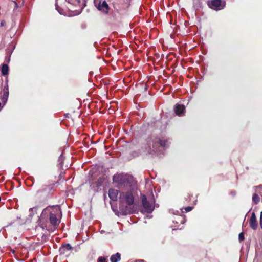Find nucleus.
Listing matches in <instances>:
<instances>
[{"label":"nucleus","mask_w":262,"mask_h":262,"mask_svg":"<svg viewBox=\"0 0 262 262\" xmlns=\"http://www.w3.org/2000/svg\"><path fill=\"white\" fill-rule=\"evenodd\" d=\"M118 187L121 190H127L126 192L120 193L119 208L121 210L126 212L127 206H130L134 202V196L131 191L132 183L128 178L125 177H120L117 181Z\"/></svg>","instance_id":"1"},{"label":"nucleus","mask_w":262,"mask_h":262,"mask_svg":"<svg viewBox=\"0 0 262 262\" xmlns=\"http://www.w3.org/2000/svg\"><path fill=\"white\" fill-rule=\"evenodd\" d=\"M167 142V140L163 138L153 139L151 137H148L145 140L143 148L146 154L154 155L159 150L160 147H166Z\"/></svg>","instance_id":"2"},{"label":"nucleus","mask_w":262,"mask_h":262,"mask_svg":"<svg viewBox=\"0 0 262 262\" xmlns=\"http://www.w3.org/2000/svg\"><path fill=\"white\" fill-rule=\"evenodd\" d=\"M61 209L58 206H48L44 209L41 214V219L49 218L51 224L53 226L58 225L61 216Z\"/></svg>","instance_id":"3"},{"label":"nucleus","mask_w":262,"mask_h":262,"mask_svg":"<svg viewBox=\"0 0 262 262\" xmlns=\"http://www.w3.org/2000/svg\"><path fill=\"white\" fill-rule=\"evenodd\" d=\"M54 190V184H45L43 185L37 191V193L41 198L48 199L52 196Z\"/></svg>","instance_id":"4"},{"label":"nucleus","mask_w":262,"mask_h":262,"mask_svg":"<svg viewBox=\"0 0 262 262\" xmlns=\"http://www.w3.org/2000/svg\"><path fill=\"white\" fill-rule=\"evenodd\" d=\"M130 6L129 0H119L113 4L114 9L118 13H121L127 10Z\"/></svg>","instance_id":"5"},{"label":"nucleus","mask_w":262,"mask_h":262,"mask_svg":"<svg viewBox=\"0 0 262 262\" xmlns=\"http://www.w3.org/2000/svg\"><path fill=\"white\" fill-rule=\"evenodd\" d=\"M94 4L97 9L100 11L105 14H107L108 13L110 7L105 1H99V2L97 3V1L95 0Z\"/></svg>","instance_id":"6"},{"label":"nucleus","mask_w":262,"mask_h":262,"mask_svg":"<svg viewBox=\"0 0 262 262\" xmlns=\"http://www.w3.org/2000/svg\"><path fill=\"white\" fill-rule=\"evenodd\" d=\"M208 5L212 9L220 10L225 6V2L223 0H211L208 2Z\"/></svg>","instance_id":"7"},{"label":"nucleus","mask_w":262,"mask_h":262,"mask_svg":"<svg viewBox=\"0 0 262 262\" xmlns=\"http://www.w3.org/2000/svg\"><path fill=\"white\" fill-rule=\"evenodd\" d=\"M141 198L143 206L145 210V211L147 213L151 212L154 208L152 204L148 201L145 195H142L141 196Z\"/></svg>","instance_id":"8"},{"label":"nucleus","mask_w":262,"mask_h":262,"mask_svg":"<svg viewBox=\"0 0 262 262\" xmlns=\"http://www.w3.org/2000/svg\"><path fill=\"white\" fill-rule=\"evenodd\" d=\"M9 94V88L8 85L7 83L6 85L4 86L3 89L2 94L1 96V99L2 102L4 103V104H5L8 100Z\"/></svg>","instance_id":"9"},{"label":"nucleus","mask_w":262,"mask_h":262,"mask_svg":"<svg viewBox=\"0 0 262 262\" xmlns=\"http://www.w3.org/2000/svg\"><path fill=\"white\" fill-rule=\"evenodd\" d=\"M185 221V217L183 215H177L172 220V222L176 224L174 227L177 228H179L181 224H183Z\"/></svg>","instance_id":"10"},{"label":"nucleus","mask_w":262,"mask_h":262,"mask_svg":"<svg viewBox=\"0 0 262 262\" xmlns=\"http://www.w3.org/2000/svg\"><path fill=\"white\" fill-rule=\"evenodd\" d=\"M185 110V106L184 104L177 103L174 106V112L175 113L179 116H182L184 115Z\"/></svg>","instance_id":"11"},{"label":"nucleus","mask_w":262,"mask_h":262,"mask_svg":"<svg viewBox=\"0 0 262 262\" xmlns=\"http://www.w3.org/2000/svg\"><path fill=\"white\" fill-rule=\"evenodd\" d=\"M250 227L253 230L257 228L258 224L256 217L254 212H252L249 221Z\"/></svg>","instance_id":"12"},{"label":"nucleus","mask_w":262,"mask_h":262,"mask_svg":"<svg viewBox=\"0 0 262 262\" xmlns=\"http://www.w3.org/2000/svg\"><path fill=\"white\" fill-rule=\"evenodd\" d=\"M119 191L114 188H111L108 190V196L113 201H116L117 199Z\"/></svg>","instance_id":"13"},{"label":"nucleus","mask_w":262,"mask_h":262,"mask_svg":"<svg viewBox=\"0 0 262 262\" xmlns=\"http://www.w3.org/2000/svg\"><path fill=\"white\" fill-rule=\"evenodd\" d=\"M72 249V246L69 244H65L62 245V247L60 248L59 251L60 254H64L66 251H69Z\"/></svg>","instance_id":"14"},{"label":"nucleus","mask_w":262,"mask_h":262,"mask_svg":"<svg viewBox=\"0 0 262 262\" xmlns=\"http://www.w3.org/2000/svg\"><path fill=\"white\" fill-rule=\"evenodd\" d=\"M111 262H118L121 260V254L119 253H116L112 255L110 257Z\"/></svg>","instance_id":"15"},{"label":"nucleus","mask_w":262,"mask_h":262,"mask_svg":"<svg viewBox=\"0 0 262 262\" xmlns=\"http://www.w3.org/2000/svg\"><path fill=\"white\" fill-rule=\"evenodd\" d=\"M9 67L6 64H3L1 68V72L3 75H7L8 74Z\"/></svg>","instance_id":"16"},{"label":"nucleus","mask_w":262,"mask_h":262,"mask_svg":"<svg viewBox=\"0 0 262 262\" xmlns=\"http://www.w3.org/2000/svg\"><path fill=\"white\" fill-rule=\"evenodd\" d=\"M34 178L32 177H30L26 180V183L28 186H31L34 183Z\"/></svg>","instance_id":"17"},{"label":"nucleus","mask_w":262,"mask_h":262,"mask_svg":"<svg viewBox=\"0 0 262 262\" xmlns=\"http://www.w3.org/2000/svg\"><path fill=\"white\" fill-rule=\"evenodd\" d=\"M252 201L255 204H257L260 201V198L257 194L254 193L252 196Z\"/></svg>","instance_id":"18"},{"label":"nucleus","mask_w":262,"mask_h":262,"mask_svg":"<svg viewBox=\"0 0 262 262\" xmlns=\"http://www.w3.org/2000/svg\"><path fill=\"white\" fill-rule=\"evenodd\" d=\"M107 258L103 256H100L98 259V262H107Z\"/></svg>","instance_id":"19"},{"label":"nucleus","mask_w":262,"mask_h":262,"mask_svg":"<svg viewBox=\"0 0 262 262\" xmlns=\"http://www.w3.org/2000/svg\"><path fill=\"white\" fill-rule=\"evenodd\" d=\"M69 3L73 5H76L79 3L80 0H66Z\"/></svg>","instance_id":"20"},{"label":"nucleus","mask_w":262,"mask_h":262,"mask_svg":"<svg viewBox=\"0 0 262 262\" xmlns=\"http://www.w3.org/2000/svg\"><path fill=\"white\" fill-rule=\"evenodd\" d=\"M238 239L239 241H242L244 239V234L243 232H241L239 234Z\"/></svg>","instance_id":"21"},{"label":"nucleus","mask_w":262,"mask_h":262,"mask_svg":"<svg viewBox=\"0 0 262 262\" xmlns=\"http://www.w3.org/2000/svg\"><path fill=\"white\" fill-rule=\"evenodd\" d=\"M193 207H185L184 209L185 210L186 212H189L191 210H192Z\"/></svg>","instance_id":"22"},{"label":"nucleus","mask_w":262,"mask_h":262,"mask_svg":"<svg viewBox=\"0 0 262 262\" xmlns=\"http://www.w3.org/2000/svg\"><path fill=\"white\" fill-rule=\"evenodd\" d=\"M260 226L262 229V211L260 213Z\"/></svg>","instance_id":"23"},{"label":"nucleus","mask_w":262,"mask_h":262,"mask_svg":"<svg viewBox=\"0 0 262 262\" xmlns=\"http://www.w3.org/2000/svg\"><path fill=\"white\" fill-rule=\"evenodd\" d=\"M5 21L4 20L2 21L1 23V26L3 27V26H5Z\"/></svg>","instance_id":"24"},{"label":"nucleus","mask_w":262,"mask_h":262,"mask_svg":"<svg viewBox=\"0 0 262 262\" xmlns=\"http://www.w3.org/2000/svg\"><path fill=\"white\" fill-rule=\"evenodd\" d=\"M141 262H144L143 260H141Z\"/></svg>","instance_id":"25"}]
</instances>
